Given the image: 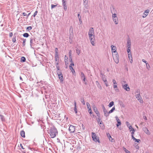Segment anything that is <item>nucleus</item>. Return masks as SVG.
I'll list each match as a JSON object with an SVG mask.
<instances>
[{
	"label": "nucleus",
	"instance_id": "f257e3e1",
	"mask_svg": "<svg viewBox=\"0 0 153 153\" xmlns=\"http://www.w3.org/2000/svg\"><path fill=\"white\" fill-rule=\"evenodd\" d=\"M94 31L93 28L91 27L90 28L88 32V35L91 41V44L93 45H94Z\"/></svg>",
	"mask_w": 153,
	"mask_h": 153
},
{
	"label": "nucleus",
	"instance_id": "f03ea898",
	"mask_svg": "<svg viewBox=\"0 0 153 153\" xmlns=\"http://www.w3.org/2000/svg\"><path fill=\"white\" fill-rule=\"evenodd\" d=\"M57 133L56 129L55 128H52L50 130V136L51 138H53L55 137Z\"/></svg>",
	"mask_w": 153,
	"mask_h": 153
},
{
	"label": "nucleus",
	"instance_id": "7ed1b4c3",
	"mask_svg": "<svg viewBox=\"0 0 153 153\" xmlns=\"http://www.w3.org/2000/svg\"><path fill=\"white\" fill-rule=\"evenodd\" d=\"M113 56L115 62L117 63H118L119 61V57L117 53L113 54Z\"/></svg>",
	"mask_w": 153,
	"mask_h": 153
},
{
	"label": "nucleus",
	"instance_id": "20e7f679",
	"mask_svg": "<svg viewBox=\"0 0 153 153\" xmlns=\"http://www.w3.org/2000/svg\"><path fill=\"white\" fill-rule=\"evenodd\" d=\"M135 97L136 98L139 100V102L142 103H143V101L142 100V98L140 94H136L135 95Z\"/></svg>",
	"mask_w": 153,
	"mask_h": 153
},
{
	"label": "nucleus",
	"instance_id": "39448f33",
	"mask_svg": "<svg viewBox=\"0 0 153 153\" xmlns=\"http://www.w3.org/2000/svg\"><path fill=\"white\" fill-rule=\"evenodd\" d=\"M128 86V85L127 83H126L125 84H123V88L126 91H128L130 90V88Z\"/></svg>",
	"mask_w": 153,
	"mask_h": 153
},
{
	"label": "nucleus",
	"instance_id": "423d86ee",
	"mask_svg": "<svg viewBox=\"0 0 153 153\" xmlns=\"http://www.w3.org/2000/svg\"><path fill=\"white\" fill-rule=\"evenodd\" d=\"M69 130L71 133L74 132L75 130V128L74 126L72 125H71L69 128Z\"/></svg>",
	"mask_w": 153,
	"mask_h": 153
},
{
	"label": "nucleus",
	"instance_id": "0eeeda50",
	"mask_svg": "<svg viewBox=\"0 0 153 153\" xmlns=\"http://www.w3.org/2000/svg\"><path fill=\"white\" fill-rule=\"evenodd\" d=\"M111 51L112 53H117V52L116 51V46L111 45Z\"/></svg>",
	"mask_w": 153,
	"mask_h": 153
},
{
	"label": "nucleus",
	"instance_id": "6e6552de",
	"mask_svg": "<svg viewBox=\"0 0 153 153\" xmlns=\"http://www.w3.org/2000/svg\"><path fill=\"white\" fill-rule=\"evenodd\" d=\"M81 77L82 79H83V82L85 84H86L87 83L86 82V79L85 78L84 75V74L83 73V72L81 73Z\"/></svg>",
	"mask_w": 153,
	"mask_h": 153
},
{
	"label": "nucleus",
	"instance_id": "1a4fd4ad",
	"mask_svg": "<svg viewBox=\"0 0 153 153\" xmlns=\"http://www.w3.org/2000/svg\"><path fill=\"white\" fill-rule=\"evenodd\" d=\"M131 42L130 39H128L127 43V47L128 48H131Z\"/></svg>",
	"mask_w": 153,
	"mask_h": 153
},
{
	"label": "nucleus",
	"instance_id": "9d476101",
	"mask_svg": "<svg viewBox=\"0 0 153 153\" xmlns=\"http://www.w3.org/2000/svg\"><path fill=\"white\" fill-rule=\"evenodd\" d=\"M149 12V10H147L145 11L143 13V17L144 18H145L147 15L148 14V13Z\"/></svg>",
	"mask_w": 153,
	"mask_h": 153
},
{
	"label": "nucleus",
	"instance_id": "9b49d317",
	"mask_svg": "<svg viewBox=\"0 0 153 153\" xmlns=\"http://www.w3.org/2000/svg\"><path fill=\"white\" fill-rule=\"evenodd\" d=\"M143 130L147 134L149 135L150 134V132L147 128L146 127H144L143 128Z\"/></svg>",
	"mask_w": 153,
	"mask_h": 153
},
{
	"label": "nucleus",
	"instance_id": "f8f14e48",
	"mask_svg": "<svg viewBox=\"0 0 153 153\" xmlns=\"http://www.w3.org/2000/svg\"><path fill=\"white\" fill-rule=\"evenodd\" d=\"M86 105H87V108L88 109V111L89 112V113L90 114H91L92 112H91V108L90 107V104H89V103H88V102H87L86 103Z\"/></svg>",
	"mask_w": 153,
	"mask_h": 153
},
{
	"label": "nucleus",
	"instance_id": "ddd939ff",
	"mask_svg": "<svg viewBox=\"0 0 153 153\" xmlns=\"http://www.w3.org/2000/svg\"><path fill=\"white\" fill-rule=\"evenodd\" d=\"M107 135L110 141H111V142H114V140L112 139V138L111 137L109 133H107Z\"/></svg>",
	"mask_w": 153,
	"mask_h": 153
},
{
	"label": "nucleus",
	"instance_id": "4468645a",
	"mask_svg": "<svg viewBox=\"0 0 153 153\" xmlns=\"http://www.w3.org/2000/svg\"><path fill=\"white\" fill-rule=\"evenodd\" d=\"M129 128L130 130V131H132V132L131 133V134H133L134 133L135 130L133 128H132V126H129Z\"/></svg>",
	"mask_w": 153,
	"mask_h": 153
},
{
	"label": "nucleus",
	"instance_id": "2eb2a0df",
	"mask_svg": "<svg viewBox=\"0 0 153 153\" xmlns=\"http://www.w3.org/2000/svg\"><path fill=\"white\" fill-rule=\"evenodd\" d=\"M113 21L116 24H117L118 23V20L117 17L114 18H112Z\"/></svg>",
	"mask_w": 153,
	"mask_h": 153
},
{
	"label": "nucleus",
	"instance_id": "dca6fc26",
	"mask_svg": "<svg viewBox=\"0 0 153 153\" xmlns=\"http://www.w3.org/2000/svg\"><path fill=\"white\" fill-rule=\"evenodd\" d=\"M103 111L104 114V115L105 116L107 117L108 116L109 114V112H107V111L106 110H104V111Z\"/></svg>",
	"mask_w": 153,
	"mask_h": 153
},
{
	"label": "nucleus",
	"instance_id": "f3484780",
	"mask_svg": "<svg viewBox=\"0 0 153 153\" xmlns=\"http://www.w3.org/2000/svg\"><path fill=\"white\" fill-rule=\"evenodd\" d=\"M142 61L145 62V63H146V68H147V69H148V70H149V68H150V66L149 65V64H148V66H149V68L148 67V65H147V64L148 63H147V61H146L145 60H144V59H142Z\"/></svg>",
	"mask_w": 153,
	"mask_h": 153
},
{
	"label": "nucleus",
	"instance_id": "a211bd4d",
	"mask_svg": "<svg viewBox=\"0 0 153 153\" xmlns=\"http://www.w3.org/2000/svg\"><path fill=\"white\" fill-rule=\"evenodd\" d=\"M65 63L66 67H67L68 65V57L65 58Z\"/></svg>",
	"mask_w": 153,
	"mask_h": 153
},
{
	"label": "nucleus",
	"instance_id": "6ab92c4d",
	"mask_svg": "<svg viewBox=\"0 0 153 153\" xmlns=\"http://www.w3.org/2000/svg\"><path fill=\"white\" fill-rule=\"evenodd\" d=\"M93 140L95 142H98L99 143H100V141L99 137H96L95 138H94V139H93Z\"/></svg>",
	"mask_w": 153,
	"mask_h": 153
},
{
	"label": "nucleus",
	"instance_id": "aec40b11",
	"mask_svg": "<svg viewBox=\"0 0 153 153\" xmlns=\"http://www.w3.org/2000/svg\"><path fill=\"white\" fill-rule=\"evenodd\" d=\"M128 58L130 61V62L131 63H132L133 60L132 59V57L131 56V54H130V55H128Z\"/></svg>",
	"mask_w": 153,
	"mask_h": 153
},
{
	"label": "nucleus",
	"instance_id": "412c9836",
	"mask_svg": "<svg viewBox=\"0 0 153 153\" xmlns=\"http://www.w3.org/2000/svg\"><path fill=\"white\" fill-rule=\"evenodd\" d=\"M74 111L75 112V113L76 114L77 113V110L76 109V103L75 101L74 102Z\"/></svg>",
	"mask_w": 153,
	"mask_h": 153
},
{
	"label": "nucleus",
	"instance_id": "4be33fe9",
	"mask_svg": "<svg viewBox=\"0 0 153 153\" xmlns=\"http://www.w3.org/2000/svg\"><path fill=\"white\" fill-rule=\"evenodd\" d=\"M88 0H83V5L84 6L88 5Z\"/></svg>",
	"mask_w": 153,
	"mask_h": 153
},
{
	"label": "nucleus",
	"instance_id": "5701e85b",
	"mask_svg": "<svg viewBox=\"0 0 153 153\" xmlns=\"http://www.w3.org/2000/svg\"><path fill=\"white\" fill-rule=\"evenodd\" d=\"M20 134L21 135L22 137H25V132L24 131H21Z\"/></svg>",
	"mask_w": 153,
	"mask_h": 153
},
{
	"label": "nucleus",
	"instance_id": "b1692460",
	"mask_svg": "<svg viewBox=\"0 0 153 153\" xmlns=\"http://www.w3.org/2000/svg\"><path fill=\"white\" fill-rule=\"evenodd\" d=\"M116 118L117 123L119 124V125H120L121 124V122L120 121V120L117 117H116Z\"/></svg>",
	"mask_w": 153,
	"mask_h": 153
},
{
	"label": "nucleus",
	"instance_id": "393cba45",
	"mask_svg": "<svg viewBox=\"0 0 153 153\" xmlns=\"http://www.w3.org/2000/svg\"><path fill=\"white\" fill-rule=\"evenodd\" d=\"M69 68L71 70L72 73H74L75 72L74 70L73 69V68L71 66H69Z\"/></svg>",
	"mask_w": 153,
	"mask_h": 153
},
{
	"label": "nucleus",
	"instance_id": "a878e982",
	"mask_svg": "<svg viewBox=\"0 0 153 153\" xmlns=\"http://www.w3.org/2000/svg\"><path fill=\"white\" fill-rule=\"evenodd\" d=\"M25 58L23 56H22L21 57V61L22 62H24L25 61Z\"/></svg>",
	"mask_w": 153,
	"mask_h": 153
},
{
	"label": "nucleus",
	"instance_id": "bb28decb",
	"mask_svg": "<svg viewBox=\"0 0 153 153\" xmlns=\"http://www.w3.org/2000/svg\"><path fill=\"white\" fill-rule=\"evenodd\" d=\"M114 102L113 101H112V102H111L110 103L109 105H108V107H111L114 105Z\"/></svg>",
	"mask_w": 153,
	"mask_h": 153
},
{
	"label": "nucleus",
	"instance_id": "cd10ccee",
	"mask_svg": "<svg viewBox=\"0 0 153 153\" xmlns=\"http://www.w3.org/2000/svg\"><path fill=\"white\" fill-rule=\"evenodd\" d=\"M0 119H1L2 121H4V117L2 115H0Z\"/></svg>",
	"mask_w": 153,
	"mask_h": 153
},
{
	"label": "nucleus",
	"instance_id": "c85d7f7f",
	"mask_svg": "<svg viewBox=\"0 0 153 153\" xmlns=\"http://www.w3.org/2000/svg\"><path fill=\"white\" fill-rule=\"evenodd\" d=\"M127 52L128 53V55H130V54H131V52L130 48H128L127 50Z\"/></svg>",
	"mask_w": 153,
	"mask_h": 153
},
{
	"label": "nucleus",
	"instance_id": "c756f323",
	"mask_svg": "<svg viewBox=\"0 0 153 153\" xmlns=\"http://www.w3.org/2000/svg\"><path fill=\"white\" fill-rule=\"evenodd\" d=\"M58 77L59 78V79L61 80V81H62L63 80H62V74H60V75H58Z\"/></svg>",
	"mask_w": 153,
	"mask_h": 153
},
{
	"label": "nucleus",
	"instance_id": "7c9ffc66",
	"mask_svg": "<svg viewBox=\"0 0 153 153\" xmlns=\"http://www.w3.org/2000/svg\"><path fill=\"white\" fill-rule=\"evenodd\" d=\"M81 101L84 105L85 104V102L83 98H81Z\"/></svg>",
	"mask_w": 153,
	"mask_h": 153
},
{
	"label": "nucleus",
	"instance_id": "2f4dec72",
	"mask_svg": "<svg viewBox=\"0 0 153 153\" xmlns=\"http://www.w3.org/2000/svg\"><path fill=\"white\" fill-rule=\"evenodd\" d=\"M92 136L93 139H94V138H95L96 137H97L96 134L94 133V132L92 133Z\"/></svg>",
	"mask_w": 153,
	"mask_h": 153
},
{
	"label": "nucleus",
	"instance_id": "473e14b6",
	"mask_svg": "<svg viewBox=\"0 0 153 153\" xmlns=\"http://www.w3.org/2000/svg\"><path fill=\"white\" fill-rule=\"evenodd\" d=\"M93 109H94V111H95V113H96V112H97V111L98 110H97V108H96V107L95 106V105H94L93 106Z\"/></svg>",
	"mask_w": 153,
	"mask_h": 153
},
{
	"label": "nucleus",
	"instance_id": "72a5a7b5",
	"mask_svg": "<svg viewBox=\"0 0 153 153\" xmlns=\"http://www.w3.org/2000/svg\"><path fill=\"white\" fill-rule=\"evenodd\" d=\"M23 36L25 37H27L29 36V35L28 33H25L23 34Z\"/></svg>",
	"mask_w": 153,
	"mask_h": 153
},
{
	"label": "nucleus",
	"instance_id": "f704fd0d",
	"mask_svg": "<svg viewBox=\"0 0 153 153\" xmlns=\"http://www.w3.org/2000/svg\"><path fill=\"white\" fill-rule=\"evenodd\" d=\"M76 53L78 54L79 55V54L80 53V50L78 49V48H76Z\"/></svg>",
	"mask_w": 153,
	"mask_h": 153
},
{
	"label": "nucleus",
	"instance_id": "c9c22d12",
	"mask_svg": "<svg viewBox=\"0 0 153 153\" xmlns=\"http://www.w3.org/2000/svg\"><path fill=\"white\" fill-rule=\"evenodd\" d=\"M33 40L32 39H31L30 40V46H32V45L33 44Z\"/></svg>",
	"mask_w": 153,
	"mask_h": 153
},
{
	"label": "nucleus",
	"instance_id": "e433bc0d",
	"mask_svg": "<svg viewBox=\"0 0 153 153\" xmlns=\"http://www.w3.org/2000/svg\"><path fill=\"white\" fill-rule=\"evenodd\" d=\"M126 125L127 126V127H128V128H129V126H131V125H130V124L127 121L126 122Z\"/></svg>",
	"mask_w": 153,
	"mask_h": 153
},
{
	"label": "nucleus",
	"instance_id": "4c0bfd02",
	"mask_svg": "<svg viewBox=\"0 0 153 153\" xmlns=\"http://www.w3.org/2000/svg\"><path fill=\"white\" fill-rule=\"evenodd\" d=\"M100 118H98V119H97V121L98 123H99V122H100V124H102V121H100Z\"/></svg>",
	"mask_w": 153,
	"mask_h": 153
},
{
	"label": "nucleus",
	"instance_id": "58836bf2",
	"mask_svg": "<svg viewBox=\"0 0 153 153\" xmlns=\"http://www.w3.org/2000/svg\"><path fill=\"white\" fill-rule=\"evenodd\" d=\"M68 54L69 55V57H71V50L69 51Z\"/></svg>",
	"mask_w": 153,
	"mask_h": 153
},
{
	"label": "nucleus",
	"instance_id": "ea45409f",
	"mask_svg": "<svg viewBox=\"0 0 153 153\" xmlns=\"http://www.w3.org/2000/svg\"><path fill=\"white\" fill-rule=\"evenodd\" d=\"M83 9L84 10H86L88 9V7L87 5V6H84V7L83 8Z\"/></svg>",
	"mask_w": 153,
	"mask_h": 153
},
{
	"label": "nucleus",
	"instance_id": "a19ab883",
	"mask_svg": "<svg viewBox=\"0 0 153 153\" xmlns=\"http://www.w3.org/2000/svg\"><path fill=\"white\" fill-rule=\"evenodd\" d=\"M117 17L116 14L115 13L114 14H112V18H114Z\"/></svg>",
	"mask_w": 153,
	"mask_h": 153
},
{
	"label": "nucleus",
	"instance_id": "79ce46f5",
	"mask_svg": "<svg viewBox=\"0 0 153 153\" xmlns=\"http://www.w3.org/2000/svg\"><path fill=\"white\" fill-rule=\"evenodd\" d=\"M32 28L31 27V26L28 27L27 28V30H31L32 29Z\"/></svg>",
	"mask_w": 153,
	"mask_h": 153
},
{
	"label": "nucleus",
	"instance_id": "37998d69",
	"mask_svg": "<svg viewBox=\"0 0 153 153\" xmlns=\"http://www.w3.org/2000/svg\"><path fill=\"white\" fill-rule=\"evenodd\" d=\"M124 150L126 153H129L130 152L126 148L124 149Z\"/></svg>",
	"mask_w": 153,
	"mask_h": 153
},
{
	"label": "nucleus",
	"instance_id": "c03bdc74",
	"mask_svg": "<svg viewBox=\"0 0 153 153\" xmlns=\"http://www.w3.org/2000/svg\"><path fill=\"white\" fill-rule=\"evenodd\" d=\"M26 41V39H24L23 43V46H25V43Z\"/></svg>",
	"mask_w": 153,
	"mask_h": 153
},
{
	"label": "nucleus",
	"instance_id": "a18cd8bd",
	"mask_svg": "<svg viewBox=\"0 0 153 153\" xmlns=\"http://www.w3.org/2000/svg\"><path fill=\"white\" fill-rule=\"evenodd\" d=\"M64 7V10H66L67 9V5H65L63 6Z\"/></svg>",
	"mask_w": 153,
	"mask_h": 153
},
{
	"label": "nucleus",
	"instance_id": "49530a36",
	"mask_svg": "<svg viewBox=\"0 0 153 153\" xmlns=\"http://www.w3.org/2000/svg\"><path fill=\"white\" fill-rule=\"evenodd\" d=\"M69 62H73L72 61V57H69Z\"/></svg>",
	"mask_w": 153,
	"mask_h": 153
},
{
	"label": "nucleus",
	"instance_id": "de8ad7c7",
	"mask_svg": "<svg viewBox=\"0 0 153 153\" xmlns=\"http://www.w3.org/2000/svg\"><path fill=\"white\" fill-rule=\"evenodd\" d=\"M57 5H54L53 4H52L51 5V9H53L54 7H56V6Z\"/></svg>",
	"mask_w": 153,
	"mask_h": 153
},
{
	"label": "nucleus",
	"instance_id": "09e8293b",
	"mask_svg": "<svg viewBox=\"0 0 153 153\" xmlns=\"http://www.w3.org/2000/svg\"><path fill=\"white\" fill-rule=\"evenodd\" d=\"M112 82H113L114 85L117 84L116 82L114 79H113L112 80Z\"/></svg>",
	"mask_w": 153,
	"mask_h": 153
},
{
	"label": "nucleus",
	"instance_id": "8fccbe9b",
	"mask_svg": "<svg viewBox=\"0 0 153 153\" xmlns=\"http://www.w3.org/2000/svg\"><path fill=\"white\" fill-rule=\"evenodd\" d=\"M134 140H135V142H137L138 143H139L140 141V140L139 139H135Z\"/></svg>",
	"mask_w": 153,
	"mask_h": 153
},
{
	"label": "nucleus",
	"instance_id": "3c124183",
	"mask_svg": "<svg viewBox=\"0 0 153 153\" xmlns=\"http://www.w3.org/2000/svg\"><path fill=\"white\" fill-rule=\"evenodd\" d=\"M121 83H122V86H123V84H125L126 83V82L125 81H122Z\"/></svg>",
	"mask_w": 153,
	"mask_h": 153
},
{
	"label": "nucleus",
	"instance_id": "603ef678",
	"mask_svg": "<svg viewBox=\"0 0 153 153\" xmlns=\"http://www.w3.org/2000/svg\"><path fill=\"white\" fill-rule=\"evenodd\" d=\"M12 41L14 43L16 41V39L15 38H13Z\"/></svg>",
	"mask_w": 153,
	"mask_h": 153
},
{
	"label": "nucleus",
	"instance_id": "864d4df0",
	"mask_svg": "<svg viewBox=\"0 0 153 153\" xmlns=\"http://www.w3.org/2000/svg\"><path fill=\"white\" fill-rule=\"evenodd\" d=\"M102 80H103L104 82H107V80L106 79L104 78H102Z\"/></svg>",
	"mask_w": 153,
	"mask_h": 153
},
{
	"label": "nucleus",
	"instance_id": "5fc2aeb1",
	"mask_svg": "<svg viewBox=\"0 0 153 153\" xmlns=\"http://www.w3.org/2000/svg\"><path fill=\"white\" fill-rule=\"evenodd\" d=\"M131 137L132 139H133L134 140L135 139V138L134 137L133 134H132L131 135Z\"/></svg>",
	"mask_w": 153,
	"mask_h": 153
},
{
	"label": "nucleus",
	"instance_id": "6e6d98bb",
	"mask_svg": "<svg viewBox=\"0 0 153 153\" xmlns=\"http://www.w3.org/2000/svg\"><path fill=\"white\" fill-rule=\"evenodd\" d=\"M37 11H36L34 13L33 16L34 17L37 14Z\"/></svg>",
	"mask_w": 153,
	"mask_h": 153
},
{
	"label": "nucleus",
	"instance_id": "4d7b16f0",
	"mask_svg": "<svg viewBox=\"0 0 153 153\" xmlns=\"http://www.w3.org/2000/svg\"><path fill=\"white\" fill-rule=\"evenodd\" d=\"M57 74L58 75H60V74H62L61 72H60L59 71H57Z\"/></svg>",
	"mask_w": 153,
	"mask_h": 153
},
{
	"label": "nucleus",
	"instance_id": "13d9d810",
	"mask_svg": "<svg viewBox=\"0 0 153 153\" xmlns=\"http://www.w3.org/2000/svg\"><path fill=\"white\" fill-rule=\"evenodd\" d=\"M71 64L69 66H74V64L73 62H71Z\"/></svg>",
	"mask_w": 153,
	"mask_h": 153
},
{
	"label": "nucleus",
	"instance_id": "bf43d9fd",
	"mask_svg": "<svg viewBox=\"0 0 153 153\" xmlns=\"http://www.w3.org/2000/svg\"><path fill=\"white\" fill-rule=\"evenodd\" d=\"M102 109H103V111L105 110H106L105 109V107H104V105H102Z\"/></svg>",
	"mask_w": 153,
	"mask_h": 153
},
{
	"label": "nucleus",
	"instance_id": "052dcab7",
	"mask_svg": "<svg viewBox=\"0 0 153 153\" xmlns=\"http://www.w3.org/2000/svg\"><path fill=\"white\" fill-rule=\"evenodd\" d=\"M20 147H21V148L22 149H25V148H23V146L22 145V144H20Z\"/></svg>",
	"mask_w": 153,
	"mask_h": 153
},
{
	"label": "nucleus",
	"instance_id": "680f3d73",
	"mask_svg": "<svg viewBox=\"0 0 153 153\" xmlns=\"http://www.w3.org/2000/svg\"><path fill=\"white\" fill-rule=\"evenodd\" d=\"M62 5L63 6L67 5V2L65 3H62Z\"/></svg>",
	"mask_w": 153,
	"mask_h": 153
},
{
	"label": "nucleus",
	"instance_id": "e2e57ef3",
	"mask_svg": "<svg viewBox=\"0 0 153 153\" xmlns=\"http://www.w3.org/2000/svg\"><path fill=\"white\" fill-rule=\"evenodd\" d=\"M113 111L112 110V109H111V110H110L109 111V114H110L111 113H112L113 112Z\"/></svg>",
	"mask_w": 153,
	"mask_h": 153
},
{
	"label": "nucleus",
	"instance_id": "0e129e2a",
	"mask_svg": "<svg viewBox=\"0 0 153 153\" xmlns=\"http://www.w3.org/2000/svg\"><path fill=\"white\" fill-rule=\"evenodd\" d=\"M113 87H114V88H117V86L116 85H115H115H114Z\"/></svg>",
	"mask_w": 153,
	"mask_h": 153
},
{
	"label": "nucleus",
	"instance_id": "69168bd1",
	"mask_svg": "<svg viewBox=\"0 0 153 153\" xmlns=\"http://www.w3.org/2000/svg\"><path fill=\"white\" fill-rule=\"evenodd\" d=\"M143 118L145 120H147L146 117L145 116H143Z\"/></svg>",
	"mask_w": 153,
	"mask_h": 153
},
{
	"label": "nucleus",
	"instance_id": "338daca9",
	"mask_svg": "<svg viewBox=\"0 0 153 153\" xmlns=\"http://www.w3.org/2000/svg\"><path fill=\"white\" fill-rule=\"evenodd\" d=\"M98 87L100 88V89H102V87L100 85H99V86L98 85Z\"/></svg>",
	"mask_w": 153,
	"mask_h": 153
},
{
	"label": "nucleus",
	"instance_id": "774afa93",
	"mask_svg": "<svg viewBox=\"0 0 153 153\" xmlns=\"http://www.w3.org/2000/svg\"><path fill=\"white\" fill-rule=\"evenodd\" d=\"M105 84L107 87L108 86V85L107 82H105Z\"/></svg>",
	"mask_w": 153,
	"mask_h": 153
}]
</instances>
